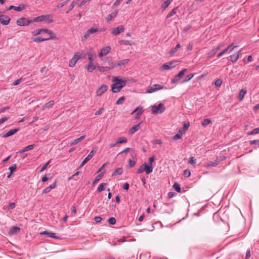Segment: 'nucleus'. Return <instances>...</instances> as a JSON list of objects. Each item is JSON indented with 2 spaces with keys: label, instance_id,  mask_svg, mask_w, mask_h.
<instances>
[{
  "label": "nucleus",
  "instance_id": "9b49d317",
  "mask_svg": "<svg viewBox=\"0 0 259 259\" xmlns=\"http://www.w3.org/2000/svg\"><path fill=\"white\" fill-rule=\"evenodd\" d=\"M110 50L111 47L110 46H107L103 48L98 54L99 57L101 58L103 56L106 55L108 53L110 52Z\"/></svg>",
  "mask_w": 259,
  "mask_h": 259
},
{
  "label": "nucleus",
  "instance_id": "69168bd1",
  "mask_svg": "<svg viewBox=\"0 0 259 259\" xmlns=\"http://www.w3.org/2000/svg\"><path fill=\"white\" fill-rule=\"evenodd\" d=\"M21 80H22V79L21 78H20V79H18L17 80H16V81H15L13 83V85H18L21 82Z\"/></svg>",
  "mask_w": 259,
  "mask_h": 259
},
{
  "label": "nucleus",
  "instance_id": "393cba45",
  "mask_svg": "<svg viewBox=\"0 0 259 259\" xmlns=\"http://www.w3.org/2000/svg\"><path fill=\"white\" fill-rule=\"evenodd\" d=\"M54 104V101H51L47 103H46L42 108V110H45L46 108H50L52 107L53 105Z\"/></svg>",
  "mask_w": 259,
  "mask_h": 259
},
{
  "label": "nucleus",
  "instance_id": "603ef678",
  "mask_svg": "<svg viewBox=\"0 0 259 259\" xmlns=\"http://www.w3.org/2000/svg\"><path fill=\"white\" fill-rule=\"evenodd\" d=\"M119 43L120 44H123L124 45H130V42L128 40H121L119 41Z\"/></svg>",
  "mask_w": 259,
  "mask_h": 259
},
{
  "label": "nucleus",
  "instance_id": "473e14b6",
  "mask_svg": "<svg viewBox=\"0 0 259 259\" xmlns=\"http://www.w3.org/2000/svg\"><path fill=\"white\" fill-rule=\"evenodd\" d=\"M34 146H35V145L34 144L28 145V146L23 148V149H22L20 152H24L25 151L32 150V149L34 148Z\"/></svg>",
  "mask_w": 259,
  "mask_h": 259
},
{
  "label": "nucleus",
  "instance_id": "aec40b11",
  "mask_svg": "<svg viewBox=\"0 0 259 259\" xmlns=\"http://www.w3.org/2000/svg\"><path fill=\"white\" fill-rule=\"evenodd\" d=\"M40 235H48L49 237L52 238H57L55 233L50 232L47 231H45L43 232H41L40 233Z\"/></svg>",
  "mask_w": 259,
  "mask_h": 259
},
{
  "label": "nucleus",
  "instance_id": "c756f323",
  "mask_svg": "<svg viewBox=\"0 0 259 259\" xmlns=\"http://www.w3.org/2000/svg\"><path fill=\"white\" fill-rule=\"evenodd\" d=\"M107 185V183H103L99 185V187L98 188V189H97L98 192L100 193V192L103 191V190H104L105 189V187Z\"/></svg>",
  "mask_w": 259,
  "mask_h": 259
},
{
  "label": "nucleus",
  "instance_id": "f8f14e48",
  "mask_svg": "<svg viewBox=\"0 0 259 259\" xmlns=\"http://www.w3.org/2000/svg\"><path fill=\"white\" fill-rule=\"evenodd\" d=\"M124 30L123 26L120 25L117 27L114 28L112 31L111 33L114 35H117L121 32H122Z\"/></svg>",
  "mask_w": 259,
  "mask_h": 259
},
{
  "label": "nucleus",
  "instance_id": "72a5a7b5",
  "mask_svg": "<svg viewBox=\"0 0 259 259\" xmlns=\"http://www.w3.org/2000/svg\"><path fill=\"white\" fill-rule=\"evenodd\" d=\"M96 68L95 66L94 65L93 63L92 62H89V64L88 65V66L87 67L88 71L89 72H92L94 69H95Z\"/></svg>",
  "mask_w": 259,
  "mask_h": 259
},
{
  "label": "nucleus",
  "instance_id": "f704fd0d",
  "mask_svg": "<svg viewBox=\"0 0 259 259\" xmlns=\"http://www.w3.org/2000/svg\"><path fill=\"white\" fill-rule=\"evenodd\" d=\"M194 76V74H190L188 75L183 80L182 83H184L190 80Z\"/></svg>",
  "mask_w": 259,
  "mask_h": 259
},
{
  "label": "nucleus",
  "instance_id": "49530a36",
  "mask_svg": "<svg viewBox=\"0 0 259 259\" xmlns=\"http://www.w3.org/2000/svg\"><path fill=\"white\" fill-rule=\"evenodd\" d=\"M108 223L111 225H114L116 223V220L114 217H111L109 219Z\"/></svg>",
  "mask_w": 259,
  "mask_h": 259
},
{
  "label": "nucleus",
  "instance_id": "423d86ee",
  "mask_svg": "<svg viewBox=\"0 0 259 259\" xmlns=\"http://www.w3.org/2000/svg\"><path fill=\"white\" fill-rule=\"evenodd\" d=\"M176 66V62L172 61L170 62H168L167 63H165L162 65L160 67V70H168L170 68H172Z\"/></svg>",
  "mask_w": 259,
  "mask_h": 259
},
{
  "label": "nucleus",
  "instance_id": "a18cd8bd",
  "mask_svg": "<svg viewBox=\"0 0 259 259\" xmlns=\"http://www.w3.org/2000/svg\"><path fill=\"white\" fill-rule=\"evenodd\" d=\"M76 1H73L71 4L70 5V7H69V9H68V10L67 11V13H69L71 10H72V9L74 7V6L76 4Z\"/></svg>",
  "mask_w": 259,
  "mask_h": 259
},
{
  "label": "nucleus",
  "instance_id": "c9c22d12",
  "mask_svg": "<svg viewBox=\"0 0 259 259\" xmlns=\"http://www.w3.org/2000/svg\"><path fill=\"white\" fill-rule=\"evenodd\" d=\"M173 188L178 192H181V189L180 185L178 183H175L173 185Z\"/></svg>",
  "mask_w": 259,
  "mask_h": 259
},
{
  "label": "nucleus",
  "instance_id": "1a4fd4ad",
  "mask_svg": "<svg viewBox=\"0 0 259 259\" xmlns=\"http://www.w3.org/2000/svg\"><path fill=\"white\" fill-rule=\"evenodd\" d=\"M108 86L105 84H102L101 87L97 90L96 94L97 96H101L107 90Z\"/></svg>",
  "mask_w": 259,
  "mask_h": 259
},
{
  "label": "nucleus",
  "instance_id": "a878e982",
  "mask_svg": "<svg viewBox=\"0 0 259 259\" xmlns=\"http://www.w3.org/2000/svg\"><path fill=\"white\" fill-rule=\"evenodd\" d=\"M140 124V123H139L138 124L133 126L131 128H130V130L129 131L130 134H133L136 132H137L139 129Z\"/></svg>",
  "mask_w": 259,
  "mask_h": 259
},
{
  "label": "nucleus",
  "instance_id": "ddd939ff",
  "mask_svg": "<svg viewBox=\"0 0 259 259\" xmlns=\"http://www.w3.org/2000/svg\"><path fill=\"white\" fill-rule=\"evenodd\" d=\"M143 111H144V110L142 107H138L132 113V114H134L135 112H137V115L136 116V119H139L140 118V116L141 115V114L143 112Z\"/></svg>",
  "mask_w": 259,
  "mask_h": 259
},
{
  "label": "nucleus",
  "instance_id": "bb28decb",
  "mask_svg": "<svg viewBox=\"0 0 259 259\" xmlns=\"http://www.w3.org/2000/svg\"><path fill=\"white\" fill-rule=\"evenodd\" d=\"M222 46V45H220L215 49H213L210 53H208V56L209 57H211L217 53V52L220 49Z\"/></svg>",
  "mask_w": 259,
  "mask_h": 259
},
{
  "label": "nucleus",
  "instance_id": "f03ea898",
  "mask_svg": "<svg viewBox=\"0 0 259 259\" xmlns=\"http://www.w3.org/2000/svg\"><path fill=\"white\" fill-rule=\"evenodd\" d=\"M151 110L154 114H157L163 113L165 111V108L162 103H159L157 106H152Z\"/></svg>",
  "mask_w": 259,
  "mask_h": 259
},
{
  "label": "nucleus",
  "instance_id": "9d476101",
  "mask_svg": "<svg viewBox=\"0 0 259 259\" xmlns=\"http://www.w3.org/2000/svg\"><path fill=\"white\" fill-rule=\"evenodd\" d=\"M10 21V18L6 15H0V23L4 25H8Z\"/></svg>",
  "mask_w": 259,
  "mask_h": 259
},
{
  "label": "nucleus",
  "instance_id": "0e129e2a",
  "mask_svg": "<svg viewBox=\"0 0 259 259\" xmlns=\"http://www.w3.org/2000/svg\"><path fill=\"white\" fill-rule=\"evenodd\" d=\"M104 108H100L98 111H97L96 113H95V115H100L101 114L103 111H104Z\"/></svg>",
  "mask_w": 259,
  "mask_h": 259
},
{
  "label": "nucleus",
  "instance_id": "dca6fc26",
  "mask_svg": "<svg viewBox=\"0 0 259 259\" xmlns=\"http://www.w3.org/2000/svg\"><path fill=\"white\" fill-rule=\"evenodd\" d=\"M25 8V6L24 5H20L18 7L10 6L8 8L9 10L14 9L17 11H21Z\"/></svg>",
  "mask_w": 259,
  "mask_h": 259
},
{
  "label": "nucleus",
  "instance_id": "13d9d810",
  "mask_svg": "<svg viewBox=\"0 0 259 259\" xmlns=\"http://www.w3.org/2000/svg\"><path fill=\"white\" fill-rule=\"evenodd\" d=\"M51 162V160H50L49 161H48L41 168V169H40V171H44L45 169H46L47 166L49 164V163H50Z\"/></svg>",
  "mask_w": 259,
  "mask_h": 259
},
{
  "label": "nucleus",
  "instance_id": "c03bdc74",
  "mask_svg": "<svg viewBox=\"0 0 259 259\" xmlns=\"http://www.w3.org/2000/svg\"><path fill=\"white\" fill-rule=\"evenodd\" d=\"M76 61L73 58L70 60L69 65L70 67H73L75 66Z\"/></svg>",
  "mask_w": 259,
  "mask_h": 259
},
{
  "label": "nucleus",
  "instance_id": "58836bf2",
  "mask_svg": "<svg viewBox=\"0 0 259 259\" xmlns=\"http://www.w3.org/2000/svg\"><path fill=\"white\" fill-rule=\"evenodd\" d=\"M211 122V121L210 119L206 118V119H205L204 120H203V121L202 122V125L203 126H206V125L209 124V123H210Z\"/></svg>",
  "mask_w": 259,
  "mask_h": 259
},
{
  "label": "nucleus",
  "instance_id": "4c0bfd02",
  "mask_svg": "<svg viewBox=\"0 0 259 259\" xmlns=\"http://www.w3.org/2000/svg\"><path fill=\"white\" fill-rule=\"evenodd\" d=\"M42 29H35L34 30L33 32H32V34L34 36H36L39 34L41 33V32H42Z\"/></svg>",
  "mask_w": 259,
  "mask_h": 259
},
{
  "label": "nucleus",
  "instance_id": "f257e3e1",
  "mask_svg": "<svg viewBox=\"0 0 259 259\" xmlns=\"http://www.w3.org/2000/svg\"><path fill=\"white\" fill-rule=\"evenodd\" d=\"M127 81V80L125 77L119 78L118 77H114L113 78L114 83L111 87L112 92L118 93L120 92L121 89L125 86Z\"/></svg>",
  "mask_w": 259,
  "mask_h": 259
},
{
  "label": "nucleus",
  "instance_id": "0eeeda50",
  "mask_svg": "<svg viewBox=\"0 0 259 259\" xmlns=\"http://www.w3.org/2000/svg\"><path fill=\"white\" fill-rule=\"evenodd\" d=\"M187 71V69H182L177 75L175 76L174 79L172 80V82L177 83L184 76Z\"/></svg>",
  "mask_w": 259,
  "mask_h": 259
},
{
  "label": "nucleus",
  "instance_id": "7c9ffc66",
  "mask_svg": "<svg viewBox=\"0 0 259 259\" xmlns=\"http://www.w3.org/2000/svg\"><path fill=\"white\" fill-rule=\"evenodd\" d=\"M172 0H166L165 1L162 5L161 8L163 9H165L170 4Z\"/></svg>",
  "mask_w": 259,
  "mask_h": 259
},
{
  "label": "nucleus",
  "instance_id": "774afa93",
  "mask_svg": "<svg viewBox=\"0 0 259 259\" xmlns=\"http://www.w3.org/2000/svg\"><path fill=\"white\" fill-rule=\"evenodd\" d=\"M81 58V56L80 55H78V54H75L73 57V58L76 61H77V60H78L80 58Z\"/></svg>",
  "mask_w": 259,
  "mask_h": 259
},
{
  "label": "nucleus",
  "instance_id": "4be33fe9",
  "mask_svg": "<svg viewBox=\"0 0 259 259\" xmlns=\"http://www.w3.org/2000/svg\"><path fill=\"white\" fill-rule=\"evenodd\" d=\"M246 90L244 89H242L239 93L238 95V100L239 101H242L244 97L245 94L246 93Z\"/></svg>",
  "mask_w": 259,
  "mask_h": 259
},
{
  "label": "nucleus",
  "instance_id": "a19ab883",
  "mask_svg": "<svg viewBox=\"0 0 259 259\" xmlns=\"http://www.w3.org/2000/svg\"><path fill=\"white\" fill-rule=\"evenodd\" d=\"M125 100V97L124 96H122L120 97L116 102V104L119 105L122 104L123 103V102Z\"/></svg>",
  "mask_w": 259,
  "mask_h": 259
},
{
  "label": "nucleus",
  "instance_id": "864d4df0",
  "mask_svg": "<svg viewBox=\"0 0 259 259\" xmlns=\"http://www.w3.org/2000/svg\"><path fill=\"white\" fill-rule=\"evenodd\" d=\"M222 83V81L221 79H218L215 81V85L217 87H220Z\"/></svg>",
  "mask_w": 259,
  "mask_h": 259
},
{
  "label": "nucleus",
  "instance_id": "cd10ccee",
  "mask_svg": "<svg viewBox=\"0 0 259 259\" xmlns=\"http://www.w3.org/2000/svg\"><path fill=\"white\" fill-rule=\"evenodd\" d=\"M127 141V139L125 137H121L118 139L117 141H116V144H119L122 143H126Z\"/></svg>",
  "mask_w": 259,
  "mask_h": 259
},
{
  "label": "nucleus",
  "instance_id": "ea45409f",
  "mask_svg": "<svg viewBox=\"0 0 259 259\" xmlns=\"http://www.w3.org/2000/svg\"><path fill=\"white\" fill-rule=\"evenodd\" d=\"M88 32L91 34H93V33H95L98 31H99V29L98 28H91L90 29H89V30H88Z\"/></svg>",
  "mask_w": 259,
  "mask_h": 259
},
{
  "label": "nucleus",
  "instance_id": "bf43d9fd",
  "mask_svg": "<svg viewBox=\"0 0 259 259\" xmlns=\"http://www.w3.org/2000/svg\"><path fill=\"white\" fill-rule=\"evenodd\" d=\"M15 203L13 202V203H11L9 204L8 207V208L9 210L10 209H12L13 208H14L15 207Z\"/></svg>",
  "mask_w": 259,
  "mask_h": 259
},
{
  "label": "nucleus",
  "instance_id": "338daca9",
  "mask_svg": "<svg viewBox=\"0 0 259 259\" xmlns=\"http://www.w3.org/2000/svg\"><path fill=\"white\" fill-rule=\"evenodd\" d=\"M16 169V164H14L12 166H11L10 167H9V169L11 171V173H13V171Z\"/></svg>",
  "mask_w": 259,
  "mask_h": 259
},
{
  "label": "nucleus",
  "instance_id": "79ce46f5",
  "mask_svg": "<svg viewBox=\"0 0 259 259\" xmlns=\"http://www.w3.org/2000/svg\"><path fill=\"white\" fill-rule=\"evenodd\" d=\"M258 133H259V127L254 128L253 130H252V131L248 133V134L249 135H254V134H256Z\"/></svg>",
  "mask_w": 259,
  "mask_h": 259
},
{
  "label": "nucleus",
  "instance_id": "3c124183",
  "mask_svg": "<svg viewBox=\"0 0 259 259\" xmlns=\"http://www.w3.org/2000/svg\"><path fill=\"white\" fill-rule=\"evenodd\" d=\"M184 175L186 178L189 177L191 175L190 171L188 169H186L184 172Z\"/></svg>",
  "mask_w": 259,
  "mask_h": 259
},
{
  "label": "nucleus",
  "instance_id": "052dcab7",
  "mask_svg": "<svg viewBox=\"0 0 259 259\" xmlns=\"http://www.w3.org/2000/svg\"><path fill=\"white\" fill-rule=\"evenodd\" d=\"M189 163L190 164H195L196 163V159L194 158V157H191L190 158V160H189Z\"/></svg>",
  "mask_w": 259,
  "mask_h": 259
},
{
  "label": "nucleus",
  "instance_id": "e433bc0d",
  "mask_svg": "<svg viewBox=\"0 0 259 259\" xmlns=\"http://www.w3.org/2000/svg\"><path fill=\"white\" fill-rule=\"evenodd\" d=\"M177 8H175L174 9L172 10V11L167 14L166 16V18H169L172 16H173L174 14L176 13Z\"/></svg>",
  "mask_w": 259,
  "mask_h": 259
},
{
  "label": "nucleus",
  "instance_id": "4468645a",
  "mask_svg": "<svg viewBox=\"0 0 259 259\" xmlns=\"http://www.w3.org/2000/svg\"><path fill=\"white\" fill-rule=\"evenodd\" d=\"M143 168H144V171H145L147 174H149L152 172V171H153L152 166H151L149 164H147L146 163L143 164Z\"/></svg>",
  "mask_w": 259,
  "mask_h": 259
},
{
  "label": "nucleus",
  "instance_id": "412c9836",
  "mask_svg": "<svg viewBox=\"0 0 259 259\" xmlns=\"http://www.w3.org/2000/svg\"><path fill=\"white\" fill-rule=\"evenodd\" d=\"M20 231V228L17 227L13 226L12 229L9 231V234L10 235L17 234Z\"/></svg>",
  "mask_w": 259,
  "mask_h": 259
},
{
  "label": "nucleus",
  "instance_id": "6e6552de",
  "mask_svg": "<svg viewBox=\"0 0 259 259\" xmlns=\"http://www.w3.org/2000/svg\"><path fill=\"white\" fill-rule=\"evenodd\" d=\"M109 67L98 66L97 68L100 72H105L111 70L116 67V65L112 62Z\"/></svg>",
  "mask_w": 259,
  "mask_h": 259
},
{
  "label": "nucleus",
  "instance_id": "b1692460",
  "mask_svg": "<svg viewBox=\"0 0 259 259\" xmlns=\"http://www.w3.org/2000/svg\"><path fill=\"white\" fill-rule=\"evenodd\" d=\"M129 61H130L129 59H124V60L120 61L118 62L117 63L114 62V63L116 65V66H121L122 65H124L127 64L128 63Z\"/></svg>",
  "mask_w": 259,
  "mask_h": 259
},
{
  "label": "nucleus",
  "instance_id": "20e7f679",
  "mask_svg": "<svg viewBox=\"0 0 259 259\" xmlns=\"http://www.w3.org/2000/svg\"><path fill=\"white\" fill-rule=\"evenodd\" d=\"M32 20H30L26 18H21L20 19H18L17 20V24L19 26H28L29 25L31 22H32Z\"/></svg>",
  "mask_w": 259,
  "mask_h": 259
},
{
  "label": "nucleus",
  "instance_id": "6e6d98bb",
  "mask_svg": "<svg viewBox=\"0 0 259 259\" xmlns=\"http://www.w3.org/2000/svg\"><path fill=\"white\" fill-rule=\"evenodd\" d=\"M42 30H43L42 32H44L48 33V34H50L51 35H54V34L53 33L52 31H50V30H48L47 29H43L42 28Z\"/></svg>",
  "mask_w": 259,
  "mask_h": 259
},
{
  "label": "nucleus",
  "instance_id": "c85d7f7f",
  "mask_svg": "<svg viewBox=\"0 0 259 259\" xmlns=\"http://www.w3.org/2000/svg\"><path fill=\"white\" fill-rule=\"evenodd\" d=\"M123 172L122 168L119 167L115 169L114 172L112 174V176H114L117 175H121Z\"/></svg>",
  "mask_w": 259,
  "mask_h": 259
},
{
  "label": "nucleus",
  "instance_id": "2f4dec72",
  "mask_svg": "<svg viewBox=\"0 0 259 259\" xmlns=\"http://www.w3.org/2000/svg\"><path fill=\"white\" fill-rule=\"evenodd\" d=\"M180 47L181 45L180 44H177L176 46L169 52L170 55H172L178 51L179 49L180 48Z\"/></svg>",
  "mask_w": 259,
  "mask_h": 259
},
{
  "label": "nucleus",
  "instance_id": "f3484780",
  "mask_svg": "<svg viewBox=\"0 0 259 259\" xmlns=\"http://www.w3.org/2000/svg\"><path fill=\"white\" fill-rule=\"evenodd\" d=\"M19 131V128H14L8 132L6 133L5 134H4L3 136V137L4 138H7L8 137H10L11 136H12L14 135L15 133H16Z\"/></svg>",
  "mask_w": 259,
  "mask_h": 259
},
{
  "label": "nucleus",
  "instance_id": "2eb2a0df",
  "mask_svg": "<svg viewBox=\"0 0 259 259\" xmlns=\"http://www.w3.org/2000/svg\"><path fill=\"white\" fill-rule=\"evenodd\" d=\"M241 52V50H239L237 53H235L234 54H232L230 55V57L231 59V60L232 62H235L237 61V60L239 59L240 56V54Z\"/></svg>",
  "mask_w": 259,
  "mask_h": 259
},
{
  "label": "nucleus",
  "instance_id": "de8ad7c7",
  "mask_svg": "<svg viewBox=\"0 0 259 259\" xmlns=\"http://www.w3.org/2000/svg\"><path fill=\"white\" fill-rule=\"evenodd\" d=\"M136 161H133L131 159L128 160V167L131 168L133 167L136 164Z\"/></svg>",
  "mask_w": 259,
  "mask_h": 259
},
{
  "label": "nucleus",
  "instance_id": "7ed1b4c3",
  "mask_svg": "<svg viewBox=\"0 0 259 259\" xmlns=\"http://www.w3.org/2000/svg\"><path fill=\"white\" fill-rule=\"evenodd\" d=\"M51 16L49 15H41L37 17H35L32 21L33 22H41L42 21H47L48 23H50L52 21L51 19Z\"/></svg>",
  "mask_w": 259,
  "mask_h": 259
},
{
  "label": "nucleus",
  "instance_id": "e2e57ef3",
  "mask_svg": "<svg viewBox=\"0 0 259 259\" xmlns=\"http://www.w3.org/2000/svg\"><path fill=\"white\" fill-rule=\"evenodd\" d=\"M189 126H190L189 122H185V123H184V127H183L184 130H185V131H187L188 130V127H189Z\"/></svg>",
  "mask_w": 259,
  "mask_h": 259
},
{
  "label": "nucleus",
  "instance_id": "39448f33",
  "mask_svg": "<svg viewBox=\"0 0 259 259\" xmlns=\"http://www.w3.org/2000/svg\"><path fill=\"white\" fill-rule=\"evenodd\" d=\"M164 87L161 84H155L153 86L149 87L147 91V93H152L153 92H155L158 90H161L163 89Z\"/></svg>",
  "mask_w": 259,
  "mask_h": 259
},
{
  "label": "nucleus",
  "instance_id": "680f3d73",
  "mask_svg": "<svg viewBox=\"0 0 259 259\" xmlns=\"http://www.w3.org/2000/svg\"><path fill=\"white\" fill-rule=\"evenodd\" d=\"M228 50V48H226L223 51H222V52L220 53L217 57L218 58L220 57L221 56H222L224 54L226 53Z\"/></svg>",
  "mask_w": 259,
  "mask_h": 259
},
{
  "label": "nucleus",
  "instance_id": "37998d69",
  "mask_svg": "<svg viewBox=\"0 0 259 259\" xmlns=\"http://www.w3.org/2000/svg\"><path fill=\"white\" fill-rule=\"evenodd\" d=\"M91 159L89 158L87 156L83 160V161L81 163L79 167L83 166L88 161H89Z\"/></svg>",
  "mask_w": 259,
  "mask_h": 259
},
{
  "label": "nucleus",
  "instance_id": "6ab92c4d",
  "mask_svg": "<svg viewBox=\"0 0 259 259\" xmlns=\"http://www.w3.org/2000/svg\"><path fill=\"white\" fill-rule=\"evenodd\" d=\"M118 10H116L112 13L109 14L106 18L107 21L108 22L111 21L113 18H114L116 16Z\"/></svg>",
  "mask_w": 259,
  "mask_h": 259
},
{
  "label": "nucleus",
  "instance_id": "5fc2aeb1",
  "mask_svg": "<svg viewBox=\"0 0 259 259\" xmlns=\"http://www.w3.org/2000/svg\"><path fill=\"white\" fill-rule=\"evenodd\" d=\"M95 55V54H94L93 55L91 53H89V60L90 61V62L93 63V61L94 60L93 57Z\"/></svg>",
  "mask_w": 259,
  "mask_h": 259
},
{
  "label": "nucleus",
  "instance_id": "a211bd4d",
  "mask_svg": "<svg viewBox=\"0 0 259 259\" xmlns=\"http://www.w3.org/2000/svg\"><path fill=\"white\" fill-rule=\"evenodd\" d=\"M54 37H55V36H51L50 37H48V38H42V37H35V38H34L33 39V40L34 42H40V41H42L48 40H49V39H53Z\"/></svg>",
  "mask_w": 259,
  "mask_h": 259
},
{
  "label": "nucleus",
  "instance_id": "4d7b16f0",
  "mask_svg": "<svg viewBox=\"0 0 259 259\" xmlns=\"http://www.w3.org/2000/svg\"><path fill=\"white\" fill-rule=\"evenodd\" d=\"M96 152V150L95 149H93V150H92L91 151V152L89 154V155H88V156L89 157V158H90V159H91L93 156H94L95 153Z\"/></svg>",
  "mask_w": 259,
  "mask_h": 259
},
{
  "label": "nucleus",
  "instance_id": "5701e85b",
  "mask_svg": "<svg viewBox=\"0 0 259 259\" xmlns=\"http://www.w3.org/2000/svg\"><path fill=\"white\" fill-rule=\"evenodd\" d=\"M219 164V162L217 160L215 161H209L204 164L205 167L209 166H216Z\"/></svg>",
  "mask_w": 259,
  "mask_h": 259
},
{
  "label": "nucleus",
  "instance_id": "8fccbe9b",
  "mask_svg": "<svg viewBox=\"0 0 259 259\" xmlns=\"http://www.w3.org/2000/svg\"><path fill=\"white\" fill-rule=\"evenodd\" d=\"M69 1V0H67V1L63 2L62 3L59 4V5H57V8L58 9H60V8L63 7L64 5H66L68 3Z\"/></svg>",
  "mask_w": 259,
  "mask_h": 259
},
{
  "label": "nucleus",
  "instance_id": "09e8293b",
  "mask_svg": "<svg viewBox=\"0 0 259 259\" xmlns=\"http://www.w3.org/2000/svg\"><path fill=\"white\" fill-rule=\"evenodd\" d=\"M102 177V174H101L99 175L98 176H97L96 177L94 181L93 182V184H95V183L98 182L99 180H100Z\"/></svg>",
  "mask_w": 259,
  "mask_h": 259
}]
</instances>
